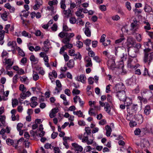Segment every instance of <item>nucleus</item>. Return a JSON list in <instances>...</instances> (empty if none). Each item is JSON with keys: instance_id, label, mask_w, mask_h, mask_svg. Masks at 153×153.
I'll use <instances>...</instances> for the list:
<instances>
[{"instance_id": "f257e3e1", "label": "nucleus", "mask_w": 153, "mask_h": 153, "mask_svg": "<svg viewBox=\"0 0 153 153\" xmlns=\"http://www.w3.org/2000/svg\"><path fill=\"white\" fill-rule=\"evenodd\" d=\"M75 36L74 33H68L61 32L58 35V36L61 38H63L62 40V42L65 45H64L65 48L71 49L73 47L72 44L69 43L71 39Z\"/></svg>"}, {"instance_id": "f03ea898", "label": "nucleus", "mask_w": 153, "mask_h": 153, "mask_svg": "<svg viewBox=\"0 0 153 153\" xmlns=\"http://www.w3.org/2000/svg\"><path fill=\"white\" fill-rule=\"evenodd\" d=\"M143 51V62L145 63H147L148 65H149L153 60V52H150L151 51V49L149 48L145 49Z\"/></svg>"}, {"instance_id": "7ed1b4c3", "label": "nucleus", "mask_w": 153, "mask_h": 153, "mask_svg": "<svg viewBox=\"0 0 153 153\" xmlns=\"http://www.w3.org/2000/svg\"><path fill=\"white\" fill-rule=\"evenodd\" d=\"M29 15V11L27 10H23L21 12L20 16L22 20V23L24 25L28 27L29 22L28 20L25 19L27 18Z\"/></svg>"}, {"instance_id": "20e7f679", "label": "nucleus", "mask_w": 153, "mask_h": 153, "mask_svg": "<svg viewBox=\"0 0 153 153\" xmlns=\"http://www.w3.org/2000/svg\"><path fill=\"white\" fill-rule=\"evenodd\" d=\"M137 59L134 57L129 58L128 61V67L131 69H136L137 68L136 63Z\"/></svg>"}, {"instance_id": "39448f33", "label": "nucleus", "mask_w": 153, "mask_h": 153, "mask_svg": "<svg viewBox=\"0 0 153 153\" xmlns=\"http://www.w3.org/2000/svg\"><path fill=\"white\" fill-rule=\"evenodd\" d=\"M3 62L6 66V69L7 70H10L11 69V67L14 63L13 60L11 59L5 58L3 59Z\"/></svg>"}, {"instance_id": "423d86ee", "label": "nucleus", "mask_w": 153, "mask_h": 153, "mask_svg": "<svg viewBox=\"0 0 153 153\" xmlns=\"http://www.w3.org/2000/svg\"><path fill=\"white\" fill-rule=\"evenodd\" d=\"M89 135L84 133L83 139L82 140L83 143H86L88 145H91L94 142V139L93 137L91 136L90 138H88V136Z\"/></svg>"}, {"instance_id": "0eeeda50", "label": "nucleus", "mask_w": 153, "mask_h": 153, "mask_svg": "<svg viewBox=\"0 0 153 153\" xmlns=\"http://www.w3.org/2000/svg\"><path fill=\"white\" fill-rule=\"evenodd\" d=\"M125 87L124 84L121 82L119 83L116 84L114 87V91L117 93L122 91H124Z\"/></svg>"}, {"instance_id": "6e6552de", "label": "nucleus", "mask_w": 153, "mask_h": 153, "mask_svg": "<svg viewBox=\"0 0 153 153\" xmlns=\"http://www.w3.org/2000/svg\"><path fill=\"white\" fill-rule=\"evenodd\" d=\"M90 24L89 22H87L85 25V27L83 29L85 34L88 37H90L91 34V30L90 29L91 27L89 25Z\"/></svg>"}, {"instance_id": "1a4fd4ad", "label": "nucleus", "mask_w": 153, "mask_h": 153, "mask_svg": "<svg viewBox=\"0 0 153 153\" xmlns=\"http://www.w3.org/2000/svg\"><path fill=\"white\" fill-rule=\"evenodd\" d=\"M137 22V21H134L131 24L130 30L133 33L137 31L140 27V25Z\"/></svg>"}, {"instance_id": "9d476101", "label": "nucleus", "mask_w": 153, "mask_h": 153, "mask_svg": "<svg viewBox=\"0 0 153 153\" xmlns=\"http://www.w3.org/2000/svg\"><path fill=\"white\" fill-rule=\"evenodd\" d=\"M107 65L109 68L112 70L117 68L115 61L113 59H110L108 61Z\"/></svg>"}, {"instance_id": "9b49d317", "label": "nucleus", "mask_w": 153, "mask_h": 153, "mask_svg": "<svg viewBox=\"0 0 153 153\" xmlns=\"http://www.w3.org/2000/svg\"><path fill=\"white\" fill-rule=\"evenodd\" d=\"M85 66L86 67H91L92 66L93 64L91 59L88 56H86L84 58Z\"/></svg>"}, {"instance_id": "f8f14e48", "label": "nucleus", "mask_w": 153, "mask_h": 153, "mask_svg": "<svg viewBox=\"0 0 153 153\" xmlns=\"http://www.w3.org/2000/svg\"><path fill=\"white\" fill-rule=\"evenodd\" d=\"M43 44L44 46L42 48V51L47 53L49 50V47L51 45V43L50 41L47 39L44 42Z\"/></svg>"}, {"instance_id": "ddd939ff", "label": "nucleus", "mask_w": 153, "mask_h": 153, "mask_svg": "<svg viewBox=\"0 0 153 153\" xmlns=\"http://www.w3.org/2000/svg\"><path fill=\"white\" fill-rule=\"evenodd\" d=\"M100 110H97L95 108L91 107L89 108L88 113L91 116H95L98 114V111H100Z\"/></svg>"}, {"instance_id": "4468645a", "label": "nucleus", "mask_w": 153, "mask_h": 153, "mask_svg": "<svg viewBox=\"0 0 153 153\" xmlns=\"http://www.w3.org/2000/svg\"><path fill=\"white\" fill-rule=\"evenodd\" d=\"M116 96L119 98L120 100L124 101L125 99L126 98L125 91H122L116 93Z\"/></svg>"}, {"instance_id": "2eb2a0df", "label": "nucleus", "mask_w": 153, "mask_h": 153, "mask_svg": "<svg viewBox=\"0 0 153 153\" xmlns=\"http://www.w3.org/2000/svg\"><path fill=\"white\" fill-rule=\"evenodd\" d=\"M71 146L73 147V149L77 152H81L83 150L82 147L76 143H72Z\"/></svg>"}, {"instance_id": "dca6fc26", "label": "nucleus", "mask_w": 153, "mask_h": 153, "mask_svg": "<svg viewBox=\"0 0 153 153\" xmlns=\"http://www.w3.org/2000/svg\"><path fill=\"white\" fill-rule=\"evenodd\" d=\"M16 112V111L15 109H12L11 111V113L12 114L11 118L13 121H18L19 120V116L18 114H15Z\"/></svg>"}, {"instance_id": "f3484780", "label": "nucleus", "mask_w": 153, "mask_h": 153, "mask_svg": "<svg viewBox=\"0 0 153 153\" xmlns=\"http://www.w3.org/2000/svg\"><path fill=\"white\" fill-rule=\"evenodd\" d=\"M138 105L137 104H133L131 107V111L130 110L129 108V109H128V111H127L128 113L131 114H136L138 109Z\"/></svg>"}, {"instance_id": "a211bd4d", "label": "nucleus", "mask_w": 153, "mask_h": 153, "mask_svg": "<svg viewBox=\"0 0 153 153\" xmlns=\"http://www.w3.org/2000/svg\"><path fill=\"white\" fill-rule=\"evenodd\" d=\"M7 45L10 47L11 48V51H16V48L18 47L16 46V43L15 41H10L7 44Z\"/></svg>"}, {"instance_id": "6ab92c4d", "label": "nucleus", "mask_w": 153, "mask_h": 153, "mask_svg": "<svg viewBox=\"0 0 153 153\" xmlns=\"http://www.w3.org/2000/svg\"><path fill=\"white\" fill-rule=\"evenodd\" d=\"M56 87L55 88V90L56 91L57 93H59L62 90V85L59 80H57L56 81Z\"/></svg>"}, {"instance_id": "aec40b11", "label": "nucleus", "mask_w": 153, "mask_h": 153, "mask_svg": "<svg viewBox=\"0 0 153 153\" xmlns=\"http://www.w3.org/2000/svg\"><path fill=\"white\" fill-rule=\"evenodd\" d=\"M125 105H126V107L127 110V111H128V109H129V106H130L132 103V100L131 99L127 97L125 99Z\"/></svg>"}, {"instance_id": "412c9836", "label": "nucleus", "mask_w": 153, "mask_h": 153, "mask_svg": "<svg viewBox=\"0 0 153 153\" xmlns=\"http://www.w3.org/2000/svg\"><path fill=\"white\" fill-rule=\"evenodd\" d=\"M30 135H29V138L33 140H36L37 139V137L38 136L37 132L36 131H34L33 130H31L30 131Z\"/></svg>"}, {"instance_id": "4be33fe9", "label": "nucleus", "mask_w": 153, "mask_h": 153, "mask_svg": "<svg viewBox=\"0 0 153 153\" xmlns=\"http://www.w3.org/2000/svg\"><path fill=\"white\" fill-rule=\"evenodd\" d=\"M86 79V77L84 74H81L77 76L76 78V80L77 81H80L83 83H85Z\"/></svg>"}, {"instance_id": "5701e85b", "label": "nucleus", "mask_w": 153, "mask_h": 153, "mask_svg": "<svg viewBox=\"0 0 153 153\" xmlns=\"http://www.w3.org/2000/svg\"><path fill=\"white\" fill-rule=\"evenodd\" d=\"M59 110L57 108H54L52 109L49 114V116L51 118L54 117L56 116V114L58 112Z\"/></svg>"}, {"instance_id": "b1692460", "label": "nucleus", "mask_w": 153, "mask_h": 153, "mask_svg": "<svg viewBox=\"0 0 153 153\" xmlns=\"http://www.w3.org/2000/svg\"><path fill=\"white\" fill-rule=\"evenodd\" d=\"M25 139L24 141L25 145L26 147L29 148V133L27 132H25L24 134Z\"/></svg>"}, {"instance_id": "393cba45", "label": "nucleus", "mask_w": 153, "mask_h": 153, "mask_svg": "<svg viewBox=\"0 0 153 153\" xmlns=\"http://www.w3.org/2000/svg\"><path fill=\"white\" fill-rule=\"evenodd\" d=\"M151 110V108L150 105H146L144 108V114L146 115H148L150 114Z\"/></svg>"}, {"instance_id": "a878e982", "label": "nucleus", "mask_w": 153, "mask_h": 153, "mask_svg": "<svg viewBox=\"0 0 153 153\" xmlns=\"http://www.w3.org/2000/svg\"><path fill=\"white\" fill-rule=\"evenodd\" d=\"M89 105L91 107H92V105H93V107L94 108H95V109L97 110H100L101 108L100 106L97 105H96V102L95 101H89L88 102Z\"/></svg>"}, {"instance_id": "bb28decb", "label": "nucleus", "mask_w": 153, "mask_h": 153, "mask_svg": "<svg viewBox=\"0 0 153 153\" xmlns=\"http://www.w3.org/2000/svg\"><path fill=\"white\" fill-rule=\"evenodd\" d=\"M105 128L106 130L105 135L108 137H110L112 131L111 127L108 125H107L105 126Z\"/></svg>"}, {"instance_id": "cd10ccee", "label": "nucleus", "mask_w": 153, "mask_h": 153, "mask_svg": "<svg viewBox=\"0 0 153 153\" xmlns=\"http://www.w3.org/2000/svg\"><path fill=\"white\" fill-rule=\"evenodd\" d=\"M60 98L63 100V104L65 106H67L69 104V102L66 99V96L64 94H61L60 96Z\"/></svg>"}, {"instance_id": "c85d7f7f", "label": "nucleus", "mask_w": 153, "mask_h": 153, "mask_svg": "<svg viewBox=\"0 0 153 153\" xmlns=\"http://www.w3.org/2000/svg\"><path fill=\"white\" fill-rule=\"evenodd\" d=\"M62 13L65 15V16L67 18L72 15L71 10L69 9L66 10H65V9H63Z\"/></svg>"}, {"instance_id": "c756f323", "label": "nucleus", "mask_w": 153, "mask_h": 153, "mask_svg": "<svg viewBox=\"0 0 153 153\" xmlns=\"http://www.w3.org/2000/svg\"><path fill=\"white\" fill-rule=\"evenodd\" d=\"M30 59L31 61L32 66H33L34 65L38 63V59L36 58H35V56L33 55H32L30 56Z\"/></svg>"}, {"instance_id": "7c9ffc66", "label": "nucleus", "mask_w": 153, "mask_h": 153, "mask_svg": "<svg viewBox=\"0 0 153 153\" xmlns=\"http://www.w3.org/2000/svg\"><path fill=\"white\" fill-rule=\"evenodd\" d=\"M5 32L4 30H0V45H2L4 43V41H3L4 37Z\"/></svg>"}, {"instance_id": "2f4dec72", "label": "nucleus", "mask_w": 153, "mask_h": 153, "mask_svg": "<svg viewBox=\"0 0 153 153\" xmlns=\"http://www.w3.org/2000/svg\"><path fill=\"white\" fill-rule=\"evenodd\" d=\"M74 61L73 59L70 60L67 63V65L69 68H73L74 66Z\"/></svg>"}, {"instance_id": "473e14b6", "label": "nucleus", "mask_w": 153, "mask_h": 153, "mask_svg": "<svg viewBox=\"0 0 153 153\" xmlns=\"http://www.w3.org/2000/svg\"><path fill=\"white\" fill-rule=\"evenodd\" d=\"M9 13L8 12L5 11L3 13H0L1 18L4 21H7V16Z\"/></svg>"}, {"instance_id": "72a5a7b5", "label": "nucleus", "mask_w": 153, "mask_h": 153, "mask_svg": "<svg viewBox=\"0 0 153 153\" xmlns=\"http://www.w3.org/2000/svg\"><path fill=\"white\" fill-rule=\"evenodd\" d=\"M58 3L57 0H51L49 1L48 3V4L50 6H56Z\"/></svg>"}, {"instance_id": "f704fd0d", "label": "nucleus", "mask_w": 153, "mask_h": 153, "mask_svg": "<svg viewBox=\"0 0 153 153\" xmlns=\"http://www.w3.org/2000/svg\"><path fill=\"white\" fill-rule=\"evenodd\" d=\"M73 113L74 115H77L78 117H82L83 118L84 117L85 115H83L82 112L81 110L74 111Z\"/></svg>"}, {"instance_id": "c9c22d12", "label": "nucleus", "mask_w": 153, "mask_h": 153, "mask_svg": "<svg viewBox=\"0 0 153 153\" xmlns=\"http://www.w3.org/2000/svg\"><path fill=\"white\" fill-rule=\"evenodd\" d=\"M144 45L148 47H151L153 49V42H152L150 39H148L147 42H145Z\"/></svg>"}, {"instance_id": "e433bc0d", "label": "nucleus", "mask_w": 153, "mask_h": 153, "mask_svg": "<svg viewBox=\"0 0 153 153\" xmlns=\"http://www.w3.org/2000/svg\"><path fill=\"white\" fill-rule=\"evenodd\" d=\"M82 11L80 8L78 9L77 11L75 13V14L77 16L81 17V18H83L84 15L82 13Z\"/></svg>"}, {"instance_id": "4c0bfd02", "label": "nucleus", "mask_w": 153, "mask_h": 153, "mask_svg": "<svg viewBox=\"0 0 153 153\" xmlns=\"http://www.w3.org/2000/svg\"><path fill=\"white\" fill-rule=\"evenodd\" d=\"M6 117L4 115H0V121L1 123V124H0V126H5V120Z\"/></svg>"}, {"instance_id": "58836bf2", "label": "nucleus", "mask_w": 153, "mask_h": 153, "mask_svg": "<svg viewBox=\"0 0 153 153\" xmlns=\"http://www.w3.org/2000/svg\"><path fill=\"white\" fill-rule=\"evenodd\" d=\"M24 140V139L23 137L19 139L16 142L13 144V146L16 149H17L18 148V144L20 143H22V142Z\"/></svg>"}, {"instance_id": "ea45409f", "label": "nucleus", "mask_w": 153, "mask_h": 153, "mask_svg": "<svg viewBox=\"0 0 153 153\" xmlns=\"http://www.w3.org/2000/svg\"><path fill=\"white\" fill-rule=\"evenodd\" d=\"M24 140V139L23 137L19 139L16 142L13 144V146L16 149H17L18 148V144L20 143H22V142Z\"/></svg>"}, {"instance_id": "a19ab883", "label": "nucleus", "mask_w": 153, "mask_h": 153, "mask_svg": "<svg viewBox=\"0 0 153 153\" xmlns=\"http://www.w3.org/2000/svg\"><path fill=\"white\" fill-rule=\"evenodd\" d=\"M144 23L146 25L144 27V29L146 30V31H148L151 29V25L149 22L144 21Z\"/></svg>"}, {"instance_id": "79ce46f5", "label": "nucleus", "mask_w": 153, "mask_h": 153, "mask_svg": "<svg viewBox=\"0 0 153 153\" xmlns=\"http://www.w3.org/2000/svg\"><path fill=\"white\" fill-rule=\"evenodd\" d=\"M137 98L140 101V102L142 103L143 102L144 104H146L148 102V101L146 98H144L143 97L138 96Z\"/></svg>"}, {"instance_id": "37998d69", "label": "nucleus", "mask_w": 153, "mask_h": 153, "mask_svg": "<svg viewBox=\"0 0 153 153\" xmlns=\"http://www.w3.org/2000/svg\"><path fill=\"white\" fill-rule=\"evenodd\" d=\"M152 8L151 7L147 4H146L144 7V10L146 12L149 13L151 12Z\"/></svg>"}, {"instance_id": "c03bdc74", "label": "nucleus", "mask_w": 153, "mask_h": 153, "mask_svg": "<svg viewBox=\"0 0 153 153\" xmlns=\"http://www.w3.org/2000/svg\"><path fill=\"white\" fill-rule=\"evenodd\" d=\"M104 109L108 114H109L111 111V107L108 103H107L105 106L104 107Z\"/></svg>"}, {"instance_id": "a18cd8bd", "label": "nucleus", "mask_w": 153, "mask_h": 153, "mask_svg": "<svg viewBox=\"0 0 153 153\" xmlns=\"http://www.w3.org/2000/svg\"><path fill=\"white\" fill-rule=\"evenodd\" d=\"M60 7L62 9H65L66 8L65 0H61L60 2Z\"/></svg>"}, {"instance_id": "49530a36", "label": "nucleus", "mask_w": 153, "mask_h": 153, "mask_svg": "<svg viewBox=\"0 0 153 153\" xmlns=\"http://www.w3.org/2000/svg\"><path fill=\"white\" fill-rule=\"evenodd\" d=\"M16 51H18V54L19 55L22 56H25V54L24 52L20 49L19 47H17L16 48Z\"/></svg>"}, {"instance_id": "de8ad7c7", "label": "nucleus", "mask_w": 153, "mask_h": 153, "mask_svg": "<svg viewBox=\"0 0 153 153\" xmlns=\"http://www.w3.org/2000/svg\"><path fill=\"white\" fill-rule=\"evenodd\" d=\"M91 85H88L86 88V93L88 96L92 94V91L90 90L91 89Z\"/></svg>"}, {"instance_id": "09e8293b", "label": "nucleus", "mask_w": 153, "mask_h": 153, "mask_svg": "<svg viewBox=\"0 0 153 153\" xmlns=\"http://www.w3.org/2000/svg\"><path fill=\"white\" fill-rule=\"evenodd\" d=\"M71 29L69 28L68 26L65 24H64L63 25V31L67 32L71 31Z\"/></svg>"}, {"instance_id": "8fccbe9b", "label": "nucleus", "mask_w": 153, "mask_h": 153, "mask_svg": "<svg viewBox=\"0 0 153 153\" xmlns=\"http://www.w3.org/2000/svg\"><path fill=\"white\" fill-rule=\"evenodd\" d=\"M85 132L84 133L87 134L89 136H90L91 134V130L90 128L89 127H86L85 128Z\"/></svg>"}, {"instance_id": "3c124183", "label": "nucleus", "mask_w": 153, "mask_h": 153, "mask_svg": "<svg viewBox=\"0 0 153 153\" xmlns=\"http://www.w3.org/2000/svg\"><path fill=\"white\" fill-rule=\"evenodd\" d=\"M40 0H36V4H35L33 7L34 10H37L40 7V5L39 3H40Z\"/></svg>"}, {"instance_id": "603ef678", "label": "nucleus", "mask_w": 153, "mask_h": 153, "mask_svg": "<svg viewBox=\"0 0 153 153\" xmlns=\"http://www.w3.org/2000/svg\"><path fill=\"white\" fill-rule=\"evenodd\" d=\"M68 53L69 55L71 56H75V52L74 49H71L69 50Z\"/></svg>"}, {"instance_id": "864d4df0", "label": "nucleus", "mask_w": 153, "mask_h": 153, "mask_svg": "<svg viewBox=\"0 0 153 153\" xmlns=\"http://www.w3.org/2000/svg\"><path fill=\"white\" fill-rule=\"evenodd\" d=\"M51 30L53 32H55L57 31L58 29V26L56 23H54L51 27Z\"/></svg>"}, {"instance_id": "5fc2aeb1", "label": "nucleus", "mask_w": 153, "mask_h": 153, "mask_svg": "<svg viewBox=\"0 0 153 153\" xmlns=\"http://www.w3.org/2000/svg\"><path fill=\"white\" fill-rule=\"evenodd\" d=\"M6 79L4 77H2L0 79V83L1 84L0 85L2 86L3 88H4V86L3 84H4L6 82Z\"/></svg>"}, {"instance_id": "6e6d98bb", "label": "nucleus", "mask_w": 153, "mask_h": 153, "mask_svg": "<svg viewBox=\"0 0 153 153\" xmlns=\"http://www.w3.org/2000/svg\"><path fill=\"white\" fill-rule=\"evenodd\" d=\"M6 142L7 143L9 146H13L14 143L13 140L10 138L7 139L6 140Z\"/></svg>"}, {"instance_id": "4d7b16f0", "label": "nucleus", "mask_w": 153, "mask_h": 153, "mask_svg": "<svg viewBox=\"0 0 153 153\" xmlns=\"http://www.w3.org/2000/svg\"><path fill=\"white\" fill-rule=\"evenodd\" d=\"M8 53L7 51H4L1 54V57L4 59L8 57Z\"/></svg>"}, {"instance_id": "13d9d810", "label": "nucleus", "mask_w": 153, "mask_h": 153, "mask_svg": "<svg viewBox=\"0 0 153 153\" xmlns=\"http://www.w3.org/2000/svg\"><path fill=\"white\" fill-rule=\"evenodd\" d=\"M29 94V91H27L26 93L22 92L21 94V97L23 99H25L26 98L27 96H28V94Z\"/></svg>"}, {"instance_id": "bf43d9fd", "label": "nucleus", "mask_w": 153, "mask_h": 153, "mask_svg": "<svg viewBox=\"0 0 153 153\" xmlns=\"http://www.w3.org/2000/svg\"><path fill=\"white\" fill-rule=\"evenodd\" d=\"M75 57L74 58V59H79L81 60L82 58V56L81 55L80 53L79 52H77L76 54H75Z\"/></svg>"}, {"instance_id": "052dcab7", "label": "nucleus", "mask_w": 153, "mask_h": 153, "mask_svg": "<svg viewBox=\"0 0 153 153\" xmlns=\"http://www.w3.org/2000/svg\"><path fill=\"white\" fill-rule=\"evenodd\" d=\"M107 123L106 120L105 119L100 120L99 122V124L101 126H104Z\"/></svg>"}, {"instance_id": "680f3d73", "label": "nucleus", "mask_w": 153, "mask_h": 153, "mask_svg": "<svg viewBox=\"0 0 153 153\" xmlns=\"http://www.w3.org/2000/svg\"><path fill=\"white\" fill-rule=\"evenodd\" d=\"M76 45L79 48H81L83 46V42L80 41H77L76 42Z\"/></svg>"}, {"instance_id": "e2e57ef3", "label": "nucleus", "mask_w": 153, "mask_h": 153, "mask_svg": "<svg viewBox=\"0 0 153 153\" xmlns=\"http://www.w3.org/2000/svg\"><path fill=\"white\" fill-rule=\"evenodd\" d=\"M33 79L36 81L39 78V77L37 73L35 72V73H33Z\"/></svg>"}, {"instance_id": "0e129e2a", "label": "nucleus", "mask_w": 153, "mask_h": 153, "mask_svg": "<svg viewBox=\"0 0 153 153\" xmlns=\"http://www.w3.org/2000/svg\"><path fill=\"white\" fill-rule=\"evenodd\" d=\"M72 93L74 95H78L80 94V91L77 89L74 88L73 90Z\"/></svg>"}, {"instance_id": "69168bd1", "label": "nucleus", "mask_w": 153, "mask_h": 153, "mask_svg": "<svg viewBox=\"0 0 153 153\" xmlns=\"http://www.w3.org/2000/svg\"><path fill=\"white\" fill-rule=\"evenodd\" d=\"M126 7L129 11H130L131 9V3L130 2L127 1L126 3Z\"/></svg>"}, {"instance_id": "338daca9", "label": "nucleus", "mask_w": 153, "mask_h": 153, "mask_svg": "<svg viewBox=\"0 0 153 153\" xmlns=\"http://www.w3.org/2000/svg\"><path fill=\"white\" fill-rule=\"evenodd\" d=\"M18 101L17 99H14L12 100V106L14 108L16 107L18 105Z\"/></svg>"}, {"instance_id": "774afa93", "label": "nucleus", "mask_w": 153, "mask_h": 153, "mask_svg": "<svg viewBox=\"0 0 153 153\" xmlns=\"http://www.w3.org/2000/svg\"><path fill=\"white\" fill-rule=\"evenodd\" d=\"M54 153H61V152L58 147H55L53 149Z\"/></svg>"}]
</instances>
